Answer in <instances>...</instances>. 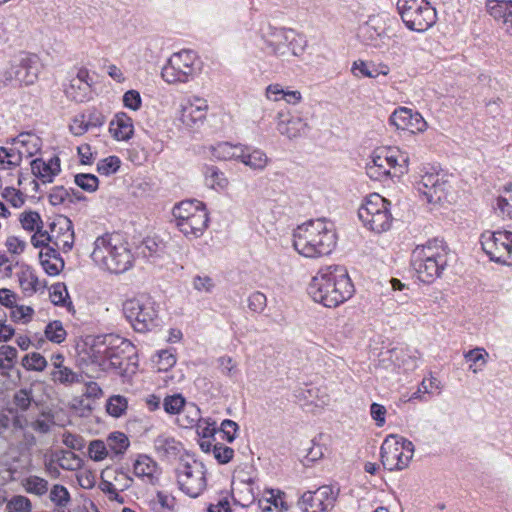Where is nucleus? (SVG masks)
Instances as JSON below:
<instances>
[{"label": "nucleus", "mask_w": 512, "mask_h": 512, "mask_svg": "<svg viewBox=\"0 0 512 512\" xmlns=\"http://www.w3.org/2000/svg\"><path fill=\"white\" fill-rule=\"evenodd\" d=\"M315 302L335 308L354 294V285L347 269L340 265L322 267L312 278L307 288Z\"/></svg>", "instance_id": "obj_1"}, {"label": "nucleus", "mask_w": 512, "mask_h": 512, "mask_svg": "<svg viewBox=\"0 0 512 512\" xmlns=\"http://www.w3.org/2000/svg\"><path fill=\"white\" fill-rule=\"evenodd\" d=\"M337 243L332 223L324 219L310 220L299 225L293 233L295 250L307 258L329 255Z\"/></svg>", "instance_id": "obj_2"}, {"label": "nucleus", "mask_w": 512, "mask_h": 512, "mask_svg": "<svg viewBox=\"0 0 512 512\" xmlns=\"http://www.w3.org/2000/svg\"><path fill=\"white\" fill-rule=\"evenodd\" d=\"M59 466L64 470L73 471L81 467L82 460L71 451L61 450L55 453Z\"/></svg>", "instance_id": "obj_41"}, {"label": "nucleus", "mask_w": 512, "mask_h": 512, "mask_svg": "<svg viewBox=\"0 0 512 512\" xmlns=\"http://www.w3.org/2000/svg\"><path fill=\"white\" fill-rule=\"evenodd\" d=\"M130 445L128 437L122 432H113L107 438V447L114 456L123 455Z\"/></svg>", "instance_id": "obj_37"}, {"label": "nucleus", "mask_w": 512, "mask_h": 512, "mask_svg": "<svg viewBox=\"0 0 512 512\" xmlns=\"http://www.w3.org/2000/svg\"><path fill=\"white\" fill-rule=\"evenodd\" d=\"M51 379L55 383L70 386L82 381V375L74 372L66 366L56 365V369L51 372Z\"/></svg>", "instance_id": "obj_33"}, {"label": "nucleus", "mask_w": 512, "mask_h": 512, "mask_svg": "<svg viewBox=\"0 0 512 512\" xmlns=\"http://www.w3.org/2000/svg\"><path fill=\"white\" fill-rule=\"evenodd\" d=\"M68 297L67 288L64 283H55L50 288L51 302L57 306H64Z\"/></svg>", "instance_id": "obj_54"}, {"label": "nucleus", "mask_w": 512, "mask_h": 512, "mask_svg": "<svg viewBox=\"0 0 512 512\" xmlns=\"http://www.w3.org/2000/svg\"><path fill=\"white\" fill-rule=\"evenodd\" d=\"M208 212L203 208L198 213H194L188 219L177 223V228L187 237H200L208 226Z\"/></svg>", "instance_id": "obj_21"}, {"label": "nucleus", "mask_w": 512, "mask_h": 512, "mask_svg": "<svg viewBox=\"0 0 512 512\" xmlns=\"http://www.w3.org/2000/svg\"><path fill=\"white\" fill-rule=\"evenodd\" d=\"M316 394H317V389L307 388V387H299L293 391V395H294L296 401L301 405L313 403V400L316 397Z\"/></svg>", "instance_id": "obj_58"}, {"label": "nucleus", "mask_w": 512, "mask_h": 512, "mask_svg": "<svg viewBox=\"0 0 512 512\" xmlns=\"http://www.w3.org/2000/svg\"><path fill=\"white\" fill-rule=\"evenodd\" d=\"M387 150V163L389 167V172L392 168H400V173H404V169L408 164V155L404 152H401L397 148L386 147Z\"/></svg>", "instance_id": "obj_40"}, {"label": "nucleus", "mask_w": 512, "mask_h": 512, "mask_svg": "<svg viewBox=\"0 0 512 512\" xmlns=\"http://www.w3.org/2000/svg\"><path fill=\"white\" fill-rule=\"evenodd\" d=\"M276 129L281 135L295 139L306 134L308 124L303 118L289 110H281L276 116Z\"/></svg>", "instance_id": "obj_17"}, {"label": "nucleus", "mask_w": 512, "mask_h": 512, "mask_svg": "<svg viewBox=\"0 0 512 512\" xmlns=\"http://www.w3.org/2000/svg\"><path fill=\"white\" fill-rule=\"evenodd\" d=\"M488 353L483 348H474L464 353L467 362H471L469 369L473 373H478L486 365Z\"/></svg>", "instance_id": "obj_38"}, {"label": "nucleus", "mask_w": 512, "mask_h": 512, "mask_svg": "<svg viewBox=\"0 0 512 512\" xmlns=\"http://www.w3.org/2000/svg\"><path fill=\"white\" fill-rule=\"evenodd\" d=\"M109 131L118 141L129 140L134 132L132 119L124 112L117 113L109 124Z\"/></svg>", "instance_id": "obj_24"}, {"label": "nucleus", "mask_w": 512, "mask_h": 512, "mask_svg": "<svg viewBox=\"0 0 512 512\" xmlns=\"http://www.w3.org/2000/svg\"><path fill=\"white\" fill-rule=\"evenodd\" d=\"M204 174L207 185L213 189H223L228 185V180L225 177L224 173L220 171L219 168L216 166H206Z\"/></svg>", "instance_id": "obj_39"}, {"label": "nucleus", "mask_w": 512, "mask_h": 512, "mask_svg": "<svg viewBox=\"0 0 512 512\" xmlns=\"http://www.w3.org/2000/svg\"><path fill=\"white\" fill-rule=\"evenodd\" d=\"M414 454V444L396 434L388 435L380 448L381 462L389 471L406 468Z\"/></svg>", "instance_id": "obj_8"}, {"label": "nucleus", "mask_w": 512, "mask_h": 512, "mask_svg": "<svg viewBox=\"0 0 512 512\" xmlns=\"http://www.w3.org/2000/svg\"><path fill=\"white\" fill-rule=\"evenodd\" d=\"M185 405V399L181 394L167 396L164 399L163 407L168 414H178Z\"/></svg>", "instance_id": "obj_52"}, {"label": "nucleus", "mask_w": 512, "mask_h": 512, "mask_svg": "<svg viewBox=\"0 0 512 512\" xmlns=\"http://www.w3.org/2000/svg\"><path fill=\"white\" fill-rule=\"evenodd\" d=\"M267 305V298L262 292L256 291L248 298V307L251 311L260 313Z\"/></svg>", "instance_id": "obj_60"}, {"label": "nucleus", "mask_w": 512, "mask_h": 512, "mask_svg": "<svg viewBox=\"0 0 512 512\" xmlns=\"http://www.w3.org/2000/svg\"><path fill=\"white\" fill-rule=\"evenodd\" d=\"M2 197L15 208L21 207L25 202L23 193L13 187H6L2 192Z\"/></svg>", "instance_id": "obj_57"}, {"label": "nucleus", "mask_w": 512, "mask_h": 512, "mask_svg": "<svg viewBox=\"0 0 512 512\" xmlns=\"http://www.w3.org/2000/svg\"><path fill=\"white\" fill-rule=\"evenodd\" d=\"M338 491L332 486L324 485L315 492L307 491L301 497L302 510L304 512H328L334 508Z\"/></svg>", "instance_id": "obj_12"}, {"label": "nucleus", "mask_w": 512, "mask_h": 512, "mask_svg": "<svg viewBox=\"0 0 512 512\" xmlns=\"http://www.w3.org/2000/svg\"><path fill=\"white\" fill-rule=\"evenodd\" d=\"M390 360L395 366L403 367L405 370H413L417 367L416 358L408 353L404 348H393L388 351Z\"/></svg>", "instance_id": "obj_35"}, {"label": "nucleus", "mask_w": 512, "mask_h": 512, "mask_svg": "<svg viewBox=\"0 0 512 512\" xmlns=\"http://www.w3.org/2000/svg\"><path fill=\"white\" fill-rule=\"evenodd\" d=\"M389 71L390 69L386 64H369L362 60L355 61L351 68V72L354 76H363L368 78H377L380 75L387 76Z\"/></svg>", "instance_id": "obj_28"}, {"label": "nucleus", "mask_w": 512, "mask_h": 512, "mask_svg": "<svg viewBox=\"0 0 512 512\" xmlns=\"http://www.w3.org/2000/svg\"><path fill=\"white\" fill-rule=\"evenodd\" d=\"M176 473L179 489L186 495L196 498L205 490L206 468L201 461L181 460Z\"/></svg>", "instance_id": "obj_10"}, {"label": "nucleus", "mask_w": 512, "mask_h": 512, "mask_svg": "<svg viewBox=\"0 0 512 512\" xmlns=\"http://www.w3.org/2000/svg\"><path fill=\"white\" fill-rule=\"evenodd\" d=\"M10 512H30L32 509L31 501L25 496H14L7 504Z\"/></svg>", "instance_id": "obj_55"}, {"label": "nucleus", "mask_w": 512, "mask_h": 512, "mask_svg": "<svg viewBox=\"0 0 512 512\" xmlns=\"http://www.w3.org/2000/svg\"><path fill=\"white\" fill-rule=\"evenodd\" d=\"M376 24L377 19H369V21L362 27V33L367 45L375 48H381L385 44L384 40L388 38V36L385 33V29L378 27Z\"/></svg>", "instance_id": "obj_29"}, {"label": "nucleus", "mask_w": 512, "mask_h": 512, "mask_svg": "<svg viewBox=\"0 0 512 512\" xmlns=\"http://www.w3.org/2000/svg\"><path fill=\"white\" fill-rule=\"evenodd\" d=\"M241 144L233 145L229 142H221L210 147L211 156L216 160H239L242 149Z\"/></svg>", "instance_id": "obj_30"}, {"label": "nucleus", "mask_w": 512, "mask_h": 512, "mask_svg": "<svg viewBox=\"0 0 512 512\" xmlns=\"http://www.w3.org/2000/svg\"><path fill=\"white\" fill-rule=\"evenodd\" d=\"M154 448L161 458H175L183 449L181 442L165 434L159 435L154 440Z\"/></svg>", "instance_id": "obj_25"}, {"label": "nucleus", "mask_w": 512, "mask_h": 512, "mask_svg": "<svg viewBox=\"0 0 512 512\" xmlns=\"http://www.w3.org/2000/svg\"><path fill=\"white\" fill-rule=\"evenodd\" d=\"M123 312L137 332L144 333L158 325L156 302L147 294H140L126 300L123 304Z\"/></svg>", "instance_id": "obj_5"}, {"label": "nucleus", "mask_w": 512, "mask_h": 512, "mask_svg": "<svg viewBox=\"0 0 512 512\" xmlns=\"http://www.w3.org/2000/svg\"><path fill=\"white\" fill-rule=\"evenodd\" d=\"M203 208H205L204 204L200 201L196 200H187L182 201L179 204L175 205L172 210V215L175 220V224L184 221L191 217L194 213H198Z\"/></svg>", "instance_id": "obj_31"}, {"label": "nucleus", "mask_w": 512, "mask_h": 512, "mask_svg": "<svg viewBox=\"0 0 512 512\" xmlns=\"http://www.w3.org/2000/svg\"><path fill=\"white\" fill-rule=\"evenodd\" d=\"M450 187L444 174L439 172H426L416 183L417 191L429 203H439L446 199L447 189Z\"/></svg>", "instance_id": "obj_13"}, {"label": "nucleus", "mask_w": 512, "mask_h": 512, "mask_svg": "<svg viewBox=\"0 0 512 512\" xmlns=\"http://www.w3.org/2000/svg\"><path fill=\"white\" fill-rule=\"evenodd\" d=\"M37 57L34 55H22L18 63L12 65L5 72V80H15L19 84L31 85L33 84L38 75Z\"/></svg>", "instance_id": "obj_14"}, {"label": "nucleus", "mask_w": 512, "mask_h": 512, "mask_svg": "<svg viewBox=\"0 0 512 512\" xmlns=\"http://www.w3.org/2000/svg\"><path fill=\"white\" fill-rule=\"evenodd\" d=\"M24 487L28 493L42 496L48 491V481L38 476H29L25 479Z\"/></svg>", "instance_id": "obj_44"}, {"label": "nucleus", "mask_w": 512, "mask_h": 512, "mask_svg": "<svg viewBox=\"0 0 512 512\" xmlns=\"http://www.w3.org/2000/svg\"><path fill=\"white\" fill-rule=\"evenodd\" d=\"M391 203L377 193L370 194L358 209V217L365 227L381 233L391 227Z\"/></svg>", "instance_id": "obj_7"}, {"label": "nucleus", "mask_w": 512, "mask_h": 512, "mask_svg": "<svg viewBox=\"0 0 512 512\" xmlns=\"http://www.w3.org/2000/svg\"><path fill=\"white\" fill-rule=\"evenodd\" d=\"M157 468V463L145 454L139 455L133 466L134 474L137 477H146L151 483H153Z\"/></svg>", "instance_id": "obj_32"}, {"label": "nucleus", "mask_w": 512, "mask_h": 512, "mask_svg": "<svg viewBox=\"0 0 512 512\" xmlns=\"http://www.w3.org/2000/svg\"><path fill=\"white\" fill-rule=\"evenodd\" d=\"M14 141L26 147L30 155H33L40 148V138L30 132L20 133Z\"/></svg>", "instance_id": "obj_47"}, {"label": "nucleus", "mask_w": 512, "mask_h": 512, "mask_svg": "<svg viewBox=\"0 0 512 512\" xmlns=\"http://www.w3.org/2000/svg\"><path fill=\"white\" fill-rule=\"evenodd\" d=\"M34 313V310L29 306H14L11 311V319L14 322H27L31 319L32 315Z\"/></svg>", "instance_id": "obj_62"}, {"label": "nucleus", "mask_w": 512, "mask_h": 512, "mask_svg": "<svg viewBox=\"0 0 512 512\" xmlns=\"http://www.w3.org/2000/svg\"><path fill=\"white\" fill-rule=\"evenodd\" d=\"M213 455L220 464H227L234 456V450L222 443H216L213 446Z\"/></svg>", "instance_id": "obj_56"}, {"label": "nucleus", "mask_w": 512, "mask_h": 512, "mask_svg": "<svg viewBox=\"0 0 512 512\" xmlns=\"http://www.w3.org/2000/svg\"><path fill=\"white\" fill-rule=\"evenodd\" d=\"M108 355H107V371L123 370L124 364H127L129 353L133 351V345L129 340L124 338L107 335Z\"/></svg>", "instance_id": "obj_15"}, {"label": "nucleus", "mask_w": 512, "mask_h": 512, "mask_svg": "<svg viewBox=\"0 0 512 512\" xmlns=\"http://www.w3.org/2000/svg\"><path fill=\"white\" fill-rule=\"evenodd\" d=\"M397 10L411 31L425 32L436 22V11L426 0H398Z\"/></svg>", "instance_id": "obj_6"}, {"label": "nucleus", "mask_w": 512, "mask_h": 512, "mask_svg": "<svg viewBox=\"0 0 512 512\" xmlns=\"http://www.w3.org/2000/svg\"><path fill=\"white\" fill-rule=\"evenodd\" d=\"M92 259L112 273H123L132 267L133 255L120 234H105L94 242Z\"/></svg>", "instance_id": "obj_4"}, {"label": "nucleus", "mask_w": 512, "mask_h": 512, "mask_svg": "<svg viewBox=\"0 0 512 512\" xmlns=\"http://www.w3.org/2000/svg\"><path fill=\"white\" fill-rule=\"evenodd\" d=\"M74 182L82 190L93 193L98 189L99 179L90 173H80L75 175Z\"/></svg>", "instance_id": "obj_45"}, {"label": "nucleus", "mask_w": 512, "mask_h": 512, "mask_svg": "<svg viewBox=\"0 0 512 512\" xmlns=\"http://www.w3.org/2000/svg\"><path fill=\"white\" fill-rule=\"evenodd\" d=\"M199 67L191 50L174 53L162 68L161 76L169 84L186 83L194 78Z\"/></svg>", "instance_id": "obj_9"}, {"label": "nucleus", "mask_w": 512, "mask_h": 512, "mask_svg": "<svg viewBox=\"0 0 512 512\" xmlns=\"http://www.w3.org/2000/svg\"><path fill=\"white\" fill-rule=\"evenodd\" d=\"M45 336L49 341L60 344L66 339L67 333L61 321L56 320L46 326Z\"/></svg>", "instance_id": "obj_42"}, {"label": "nucleus", "mask_w": 512, "mask_h": 512, "mask_svg": "<svg viewBox=\"0 0 512 512\" xmlns=\"http://www.w3.org/2000/svg\"><path fill=\"white\" fill-rule=\"evenodd\" d=\"M193 288L199 292H212L215 287V283L213 279L209 276H200L197 275L193 278L192 282Z\"/></svg>", "instance_id": "obj_64"}, {"label": "nucleus", "mask_w": 512, "mask_h": 512, "mask_svg": "<svg viewBox=\"0 0 512 512\" xmlns=\"http://www.w3.org/2000/svg\"><path fill=\"white\" fill-rule=\"evenodd\" d=\"M19 284L25 293L33 294L37 291L38 278L31 271H22L18 275Z\"/></svg>", "instance_id": "obj_50"}, {"label": "nucleus", "mask_w": 512, "mask_h": 512, "mask_svg": "<svg viewBox=\"0 0 512 512\" xmlns=\"http://www.w3.org/2000/svg\"><path fill=\"white\" fill-rule=\"evenodd\" d=\"M89 457L96 461H102L108 456V447L102 440H93L88 447Z\"/></svg>", "instance_id": "obj_51"}, {"label": "nucleus", "mask_w": 512, "mask_h": 512, "mask_svg": "<svg viewBox=\"0 0 512 512\" xmlns=\"http://www.w3.org/2000/svg\"><path fill=\"white\" fill-rule=\"evenodd\" d=\"M389 122L397 129L409 130L412 133L423 132L427 129V122L422 115L406 107L397 108L390 115Z\"/></svg>", "instance_id": "obj_18"}, {"label": "nucleus", "mask_w": 512, "mask_h": 512, "mask_svg": "<svg viewBox=\"0 0 512 512\" xmlns=\"http://www.w3.org/2000/svg\"><path fill=\"white\" fill-rule=\"evenodd\" d=\"M126 409L127 400L123 396L114 395L107 401L106 410L113 417H120Z\"/></svg>", "instance_id": "obj_48"}, {"label": "nucleus", "mask_w": 512, "mask_h": 512, "mask_svg": "<svg viewBox=\"0 0 512 512\" xmlns=\"http://www.w3.org/2000/svg\"><path fill=\"white\" fill-rule=\"evenodd\" d=\"M50 500L57 506L64 507L70 501L69 491L63 485L56 484L51 489Z\"/></svg>", "instance_id": "obj_53"}, {"label": "nucleus", "mask_w": 512, "mask_h": 512, "mask_svg": "<svg viewBox=\"0 0 512 512\" xmlns=\"http://www.w3.org/2000/svg\"><path fill=\"white\" fill-rule=\"evenodd\" d=\"M497 209L502 216L512 218V184L504 187V194L497 199Z\"/></svg>", "instance_id": "obj_46"}, {"label": "nucleus", "mask_w": 512, "mask_h": 512, "mask_svg": "<svg viewBox=\"0 0 512 512\" xmlns=\"http://www.w3.org/2000/svg\"><path fill=\"white\" fill-rule=\"evenodd\" d=\"M123 104L126 108L137 111L142 104L140 93L136 90H128L123 95Z\"/></svg>", "instance_id": "obj_63"}, {"label": "nucleus", "mask_w": 512, "mask_h": 512, "mask_svg": "<svg viewBox=\"0 0 512 512\" xmlns=\"http://www.w3.org/2000/svg\"><path fill=\"white\" fill-rule=\"evenodd\" d=\"M66 200L73 202V199H70V191L65 189L63 186H56L51 190L49 194V201L52 205H60L64 203Z\"/></svg>", "instance_id": "obj_61"}, {"label": "nucleus", "mask_w": 512, "mask_h": 512, "mask_svg": "<svg viewBox=\"0 0 512 512\" xmlns=\"http://www.w3.org/2000/svg\"><path fill=\"white\" fill-rule=\"evenodd\" d=\"M449 255L450 250L444 241L435 238L416 246L411 253L410 265L421 282L431 284L442 277L448 266Z\"/></svg>", "instance_id": "obj_3"}, {"label": "nucleus", "mask_w": 512, "mask_h": 512, "mask_svg": "<svg viewBox=\"0 0 512 512\" xmlns=\"http://www.w3.org/2000/svg\"><path fill=\"white\" fill-rule=\"evenodd\" d=\"M239 161L253 170L261 171L264 170L269 163V158L265 152L260 149L242 146Z\"/></svg>", "instance_id": "obj_27"}, {"label": "nucleus", "mask_w": 512, "mask_h": 512, "mask_svg": "<svg viewBox=\"0 0 512 512\" xmlns=\"http://www.w3.org/2000/svg\"><path fill=\"white\" fill-rule=\"evenodd\" d=\"M60 243L58 238L53 242V246H47L45 251L39 254L40 262L45 272L50 276L58 275L64 268V260L59 254Z\"/></svg>", "instance_id": "obj_20"}, {"label": "nucleus", "mask_w": 512, "mask_h": 512, "mask_svg": "<svg viewBox=\"0 0 512 512\" xmlns=\"http://www.w3.org/2000/svg\"><path fill=\"white\" fill-rule=\"evenodd\" d=\"M295 39V31L285 28H274L268 36L264 38L266 47L271 53L279 57H286L290 51H295L293 47L289 48V42Z\"/></svg>", "instance_id": "obj_19"}, {"label": "nucleus", "mask_w": 512, "mask_h": 512, "mask_svg": "<svg viewBox=\"0 0 512 512\" xmlns=\"http://www.w3.org/2000/svg\"><path fill=\"white\" fill-rule=\"evenodd\" d=\"M386 160V147H381L374 150V152L371 155V161L366 164L367 175L371 179L377 181H382L383 179L389 177V165Z\"/></svg>", "instance_id": "obj_22"}, {"label": "nucleus", "mask_w": 512, "mask_h": 512, "mask_svg": "<svg viewBox=\"0 0 512 512\" xmlns=\"http://www.w3.org/2000/svg\"><path fill=\"white\" fill-rule=\"evenodd\" d=\"M87 359L83 358L88 364L99 367L102 371H107L108 341L106 336L102 342H97L85 350Z\"/></svg>", "instance_id": "obj_26"}, {"label": "nucleus", "mask_w": 512, "mask_h": 512, "mask_svg": "<svg viewBox=\"0 0 512 512\" xmlns=\"http://www.w3.org/2000/svg\"><path fill=\"white\" fill-rule=\"evenodd\" d=\"M486 9L494 19L503 21L512 9V0H487Z\"/></svg>", "instance_id": "obj_36"}, {"label": "nucleus", "mask_w": 512, "mask_h": 512, "mask_svg": "<svg viewBox=\"0 0 512 512\" xmlns=\"http://www.w3.org/2000/svg\"><path fill=\"white\" fill-rule=\"evenodd\" d=\"M480 242L491 261L512 265V232L486 231L481 234Z\"/></svg>", "instance_id": "obj_11"}, {"label": "nucleus", "mask_w": 512, "mask_h": 512, "mask_svg": "<svg viewBox=\"0 0 512 512\" xmlns=\"http://www.w3.org/2000/svg\"><path fill=\"white\" fill-rule=\"evenodd\" d=\"M47 364V360L37 352L27 354L22 359V366L29 371H43Z\"/></svg>", "instance_id": "obj_43"}, {"label": "nucleus", "mask_w": 512, "mask_h": 512, "mask_svg": "<svg viewBox=\"0 0 512 512\" xmlns=\"http://www.w3.org/2000/svg\"><path fill=\"white\" fill-rule=\"evenodd\" d=\"M90 88V83H81L80 80L71 79L69 86L65 89V93L69 99L82 103L88 100Z\"/></svg>", "instance_id": "obj_34"}, {"label": "nucleus", "mask_w": 512, "mask_h": 512, "mask_svg": "<svg viewBox=\"0 0 512 512\" xmlns=\"http://www.w3.org/2000/svg\"><path fill=\"white\" fill-rule=\"evenodd\" d=\"M121 165V161L117 156H109L97 163V171L101 175L109 176L116 173Z\"/></svg>", "instance_id": "obj_49"}, {"label": "nucleus", "mask_w": 512, "mask_h": 512, "mask_svg": "<svg viewBox=\"0 0 512 512\" xmlns=\"http://www.w3.org/2000/svg\"><path fill=\"white\" fill-rule=\"evenodd\" d=\"M207 110V101L203 98L193 96L182 106L180 121L187 128L198 129L203 125L206 119Z\"/></svg>", "instance_id": "obj_16"}, {"label": "nucleus", "mask_w": 512, "mask_h": 512, "mask_svg": "<svg viewBox=\"0 0 512 512\" xmlns=\"http://www.w3.org/2000/svg\"><path fill=\"white\" fill-rule=\"evenodd\" d=\"M17 350L16 348L9 346V345H3L0 347V367L1 368H11L12 362L17 357Z\"/></svg>", "instance_id": "obj_59"}, {"label": "nucleus", "mask_w": 512, "mask_h": 512, "mask_svg": "<svg viewBox=\"0 0 512 512\" xmlns=\"http://www.w3.org/2000/svg\"><path fill=\"white\" fill-rule=\"evenodd\" d=\"M31 171L44 183L52 182L53 178L61 171L60 159L58 156H53L46 162L41 158H36L31 162Z\"/></svg>", "instance_id": "obj_23"}]
</instances>
